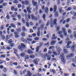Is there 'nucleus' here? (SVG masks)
Masks as SVG:
<instances>
[{
  "label": "nucleus",
  "mask_w": 76,
  "mask_h": 76,
  "mask_svg": "<svg viewBox=\"0 0 76 76\" xmlns=\"http://www.w3.org/2000/svg\"><path fill=\"white\" fill-rule=\"evenodd\" d=\"M63 33L64 34V36L65 37H66V36H67V32L66 31L63 32Z\"/></svg>",
  "instance_id": "36"
},
{
  "label": "nucleus",
  "mask_w": 76,
  "mask_h": 76,
  "mask_svg": "<svg viewBox=\"0 0 76 76\" xmlns=\"http://www.w3.org/2000/svg\"><path fill=\"white\" fill-rule=\"evenodd\" d=\"M74 56H75V54H74V53H70L66 55V58L67 59H69V58H72V57H74Z\"/></svg>",
  "instance_id": "3"
},
{
  "label": "nucleus",
  "mask_w": 76,
  "mask_h": 76,
  "mask_svg": "<svg viewBox=\"0 0 76 76\" xmlns=\"http://www.w3.org/2000/svg\"><path fill=\"white\" fill-rule=\"evenodd\" d=\"M25 56V54L24 53H23L20 55L21 57H24Z\"/></svg>",
  "instance_id": "43"
},
{
  "label": "nucleus",
  "mask_w": 76,
  "mask_h": 76,
  "mask_svg": "<svg viewBox=\"0 0 76 76\" xmlns=\"http://www.w3.org/2000/svg\"><path fill=\"white\" fill-rule=\"evenodd\" d=\"M75 48H76V45H73L71 47V49L73 51H75Z\"/></svg>",
  "instance_id": "9"
},
{
  "label": "nucleus",
  "mask_w": 76,
  "mask_h": 76,
  "mask_svg": "<svg viewBox=\"0 0 76 76\" xmlns=\"http://www.w3.org/2000/svg\"><path fill=\"white\" fill-rule=\"evenodd\" d=\"M44 10H45V12L46 13H47L48 12V11H49L48 8L47 7H45Z\"/></svg>",
  "instance_id": "13"
},
{
  "label": "nucleus",
  "mask_w": 76,
  "mask_h": 76,
  "mask_svg": "<svg viewBox=\"0 0 76 76\" xmlns=\"http://www.w3.org/2000/svg\"><path fill=\"white\" fill-rule=\"evenodd\" d=\"M39 61V59L36 58L34 59L33 61V63L35 65H38V62Z\"/></svg>",
  "instance_id": "2"
},
{
  "label": "nucleus",
  "mask_w": 76,
  "mask_h": 76,
  "mask_svg": "<svg viewBox=\"0 0 76 76\" xmlns=\"http://www.w3.org/2000/svg\"><path fill=\"white\" fill-rule=\"evenodd\" d=\"M70 2H71V0H67V5H68L69 3H70Z\"/></svg>",
  "instance_id": "50"
},
{
  "label": "nucleus",
  "mask_w": 76,
  "mask_h": 76,
  "mask_svg": "<svg viewBox=\"0 0 76 76\" xmlns=\"http://www.w3.org/2000/svg\"><path fill=\"white\" fill-rule=\"evenodd\" d=\"M34 40H36V41H37L38 40H39V37H37L34 38Z\"/></svg>",
  "instance_id": "57"
},
{
  "label": "nucleus",
  "mask_w": 76,
  "mask_h": 76,
  "mask_svg": "<svg viewBox=\"0 0 76 76\" xmlns=\"http://www.w3.org/2000/svg\"><path fill=\"white\" fill-rule=\"evenodd\" d=\"M45 18H46V15H45V14H43V18L44 20H45V21H46V20L45 19Z\"/></svg>",
  "instance_id": "24"
},
{
  "label": "nucleus",
  "mask_w": 76,
  "mask_h": 76,
  "mask_svg": "<svg viewBox=\"0 0 76 76\" xmlns=\"http://www.w3.org/2000/svg\"><path fill=\"white\" fill-rule=\"evenodd\" d=\"M63 51L65 54H68L69 53L66 50V49H64V48L63 49Z\"/></svg>",
  "instance_id": "27"
},
{
  "label": "nucleus",
  "mask_w": 76,
  "mask_h": 76,
  "mask_svg": "<svg viewBox=\"0 0 76 76\" xmlns=\"http://www.w3.org/2000/svg\"><path fill=\"white\" fill-rule=\"evenodd\" d=\"M67 45H70V44H72V42H71V41H68L67 42H66Z\"/></svg>",
  "instance_id": "22"
},
{
  "label": "nucleus",
  "mask_w": 76,
  "mask_h": 76,
  "mask_svg": "<svg viewBox=\"0 0 76 76\" xmlns=\"http://www.w3.org/2000/svg\"><path fill=\"white\" fill-rule=\"evenodd\" d=\"M57 20V19L55 18L53 20V23H52V22L50 23H51L50 27H51V28H53V26H54V25H56Z\"/></svg>",
  "instance_id": "4"
},
{
  "label": "nucleus",
  "mask_w": 76,
  "mask_h": 76,
  "mask_svg": "<svg viewBox=\"0 0 76 76\" xmlns=\"http://www.w3.org/2000/svg\"><path fill=\"white\" fill-rule=\"evenodd\" d=\"M45 25L44 24H42L40 26V28H44V26Z\"/></svg>",
  "instance_id": "52"
},
{
  "label": "nucleus",
  "mask_w": 76,
  "mask_h": 76,
  "mask_svg": "<svg viewBox=\"0 0 76 76\" xmlns=\"http://www.w3.org/2000/svg\"><path fill=\"white\" fill-rule=\"evenodd\" d=\"M10 45L11 47H13L15 45V44L14 43H11Z\"/></svg>",
  "instance_id": "53"
},
{
  "label": "nucleus",
  "mask_w": 76,
  "mask_h": 76,
  "mask_svg": "<svg viewBox=\"0 0 76 76\" xmlns=\"http://www.w3.org/2000/svg\"><path fill=\"white\" fill-rule=\"evenodd\" d=\"M66 48H70L71 47V46L70 45H67L66 46Z\"/></svg>",
  "instance_id": "47"
},
{
  "label": "nucleus",
  "mask_w": 76,
  "mask_h": 76,
  "mask_svg": "<svg viewBox=\"0 0 76 76\" xmlns=\"http://www.w3.org/2000/svg\"><path fill=\"white\" fill-rule=\"evenodd\" d=\"M55 48V46H50V47L49 48V50H51L52 49H53V48Z\"/></svg>",
  "instance_id": "25"
},
{
  "label": "nucleus",
  "mask_w": 76,
  "mask_h": 76,
  "mask_svg": "<svg viewBox=\"0 0 76 76\" xmlns=\"http://www.w3.org/2000/svg\"><path fill=\"white\" fill-rule=\"evenodd\" d=\"M22 29L23 31H26V28L25 26L23 27Z\"/></svg>",
  "instance_id": "33"
},
{
  "label": "nucleus",
  "mask_w": 76,
  "mask_h": 76,
  "mask_svg": "<svg viewBox=\"0 0 76 76\" xmlns=\"http://www.w3.org/2000/svg\"><path fill=\"white\" fill-rule=\"evenodd\" d=\"M27 52L28 54H33V51L31 50V49H29L27 50Z\"/></svg>",
  "instance_id": "15"
},
{
  "label": "nucleus",
  "mask_w": 76,
  "mask_h": 76,
  "mask_svg": "<svg viewBox=\"0 0 76 76\" xmlns=\"http://www.w3.org/2000/svg\"><path fill=\"white\" fill-rule=\"evenodd\" d=\"M6 57V55L4 54V55H1V57H2V58H4Z\"/></svg>",
  "instance_id": "45"
},
{
  "label": "nucleus",
  "mask_w": 76,
  "mask_h": 76,
  "mask_svg": "<svg viewBox=\"0 0 76 76\" xmlns=\"http://www.w3.org/2000/svg\"><path fill=\"white\" fill-rule=\"evenodd\" d=\"M42 57L43 59H44V60H46V57H45V55H43Z\"/></svg>",
  "instance_id": "51"
},
{
  "label": "nucleus",
  "mask_w": 76,
  "mask_h": 76,
  "mask_svg": "<svg viewBox=\"0 0 76 76\" xmlns=\"http://www.w3.org/2000/svg\"><path fill=\"white\" fill-rule=\"evenodd\" d=\"M31 16L32 20H35V21H37V18H36L35 16H34V15H31Z\"/></svg>",
  "instance_id": "8"
},
{
  "label": "nucleus",
  "mask_w": 76,
  "mask_h": 76,
  "mask_svg": "<svg viewBox=\"0 0 76 76\" xmlns=\"http://www.w3.org/2000/svg\"><path fill=\"white\" fill-rule=\"evenodd\" d=\"M62 30L63 32L66 31V28L64 27H63Z\"/></svg>",
  "instance_id": "39"
},
{
  "label": "nucleus",
  "mask_w": 76,
  "mask_h": 76,
  "mask_svg": "<svg viewBox=\"0 0 76 76\" xmlns=\"http://www.w3.org/2000/svg\"><path fill=\"white\" fill-rule=\"evenodd\" d=\"M60 46L58 45V44H57V45L56 46V50L57 51H62V50L59 47Z\"/></svg>",
  "instance_id": "7"
},
{
  "label": "nucleus",
  "mask_w": 76,
  "mask_h": 76,
  "mask_svg": "<svg viewBox=\"0 0 76 76\" xmlns=\"http://www.w3.org/2000/svg\"><path fill=\"white\" fill-rule=\"evenodd\" d=\"M32 3L34 6H37V2L36 1H35V0H32Z\"/></svg>",
  "instance_id": "11"
},
{
  "label": "nucleus",
  "mask_w": 76,
  "mask_h": 76,
  "mask_svg": "<svg viewBox=\"0 0 76 76\" xmlns=\"http://www.w3.org/2000/svg\"><path fill=\"white\" fill-rule=\"evenodd\" d=\"M29 22H27L26 23V25L27 27H29Z\"/></svg>",
  "instance_id": "44"
},
{
  "label": "nucleus",
  "mask_w": 76,
  "mask_h": 76,
  "mask_svg": "<svg viewBox=\"0 0 76 76\" xmlns=\"http://www.w3.org/2000/svg\"><path fill=\"white\" fill-rule=\"evenodd\" d=\"M18 18L19 19H21V16L20 15H18Z\"/></svg>",
  "instance_id": "55"
},
{
  "label": "nucleus",
  "mask_w": 76,
  "mask_h": 76,
  "mask_svg": "<svg viewBox=\"0 0 76 76\" xmlns=\"http://www.w3.org/2000/svg\"><path fill=\"white\" fill-rule=\"evenodd\" d=\"M57 41L56 40H53L50 42V44L51 45H54L56 44Z\"/></svg>",
  "instance_id": "12"
},
{
  "label": "nucleus",
  "mask_w": 76,
  "mask_h": 76,
  "mask_svg": "<svg viewBox=\"0 0 76 76\" xmlns=\"http://www.w3.org/2000/svg\"><path fill=\"white\" fill-rule=\"evenodd\" d=\"M61 60H62L63 63H64L66 62V59H65V58H64V57H61Z\"/></svg>",
  "instance_id": "16"
},
{
  "label": "nucleus",
  "mask_w": 76,
  "mask_h": 76,
  "mask_svg": "<svg viewBox=\"0 0 76 76\" xmlns=\"http://www.w3.org/2000/svg\"><path fill=\"white\" fill-rule=\"evenodd\" d=\"M39 46H37L36 49V52H38V51H39Z\"/></svg>",
  "instance_id": "35"
},
{
  "label": "nucleus",
  "mask_w": 76,
  "mask_h": 76,
  "mask_svg": "<svg viewBox=\"0 0 76 76\" xmlns=\"http://www.w3.org/2000/svg\"><path fill=\"white\" fill-rule=\"evenodd\" d=\"M10 25L11 26H12V27H13V28H16V26H15V24L13 23H11L10 24Z\"/></svg>",
  "instance_id": "23"
},
{
  "label": "nucleus",
  "mask_w": 76,
  "mask_h": 76,
  "mask_svg": "<svg viewBox=\"0 0 76 76\" xmlns=\"http://www.w3.org/2000/svg\"><path fill=\"white\" fill-rule=\"evenodd\" d=\"M59 37L61 38H62V39L64 38V37L63 36V34H61V35H59Z\"/></svg>",
  "instance_id": "61"
},
{
  "label": "nucleus",
  "mask_w": 76,
  "mask_h": 76,
  "mask_svg": "<svg viewBox=\"0 0 76 76\" xmlns=\"http://www.w3.org/2000/svg\"><path fill=\"white\" fill-rule=\"evenodd\" d=\"M57 11V5H55L53 7V12L55 13Z\"/></svg>",
  "instance_id": "14"
},
{
  "label": "nucleus",
  "mask_w": 76,
  "mask_h": 76,
  "mask_svg": "<svg viewBox=\"0 0 76 76\" xmlns=\"http://www.w3.org/2000/svg\"><path fill=\"white\" fill-rule=\"evenodd\" d=\"M51 60L52 61H56V58H51Z\"/></svg>",
  "instance_id": "42"
},
{
  "label": "nucleus",
  "mask_w": 76,
  "mask_h": 76,
  "mask_svg": "<svg viewBox=\"0 0 76 76\" xmlns=\"http://www.w3.org/2000/svg\"><path fill=\"white\" fill-rule=\"evenodd\" d=\"M63 33V31H59L58 33V34H61Z\"/></svg>",
  "instance_id": "62"
},
{
  "label": "nucleus",
  "mask_w": 76,
  "mask_h": 76,
  "mask_svg": "<svg viewBox=\"0 0 76 76\" xmlns=\"http://www.w3.org/2000/svg\"><path fill=\"white\" fill-rule=\"evenodd\" d=\"M2 5H3V6H7V3H4Z\"/></svg>",
  "instance_id": "63"
},
{
  "label": "nucleus",
  "mask_w": 76,
  "mask_h": 76,
  "mask_svg": "<svg viewBox=\"0 0 76 76\" xmlns=\"http://www.w3.org/2000/svg\"><path fill=\"white\" fill-rule=\"evenodd\" d=\"M50 34H48L46 35V37L47 38H50Z\"/></svg>",
  "instance_id": "64"
},
{
  "label": "nucleus",
  "mask_w": 76,
  "mask_h": 76,
  "mask_svg": "<svg viewBox=\"0 0 76 76\" xmlns=\"http://www.w3.org/2000/svg\"><path fill=\"white\" fill-rule=\"evenodd\" d=\"M13 64V65H14L15 66H18V62H14L12 63Z\"/></svg>",
  "instance_id": "37"
},
{
  "label": "nucleus",
  "mask_w": 76,
  "mask_h": 76,
  "mask_svg": "<svg viewBox=\"0 0 76 76\" xmlns=\"http://www.w3.org/2000/svg\"><path fill=\"white\" fill-rule=\"evenodd\" d=\"M15 37L16 38H18L19 37V32H14Z\"/></svg>",
  "instance_id": "10"
},
{
  "label": "nucleus",
  "mask_w": 76,
  "mask_h": 76,
  "mask_svg": "<svg viewBox=\"0 0 76 76\" xmlns=\"http://www.w3.org/2000/svg\"><path fill=\"white\" fill-rule=\"evenodd\" d=\"M26 72H27V70H26V69H25L23 70V74H24V75H25V73H26Z\"/></svg>",
  "instance_id": "29"
},
{
  "label": "nucleus",
  "mask_w": 76,
  "mask_h": 76,
  "mask_svg": "<svg viewBox=\"0 0 76 76\" xmlns=\"http://www.w3.org/2000/svg\"><path fill=\"white\" fill-rule=\"evenodd\" d=\"M3 71L4 73H6V72H7V69L6 68H4Z\"/></svg>",
  "instance_id": "21"
},
{
  "label": "nucleus",
  "mask_w": 76,
  "mask_h": 76,
  "mask_svg": "<svg viewBox=\"0 0 76 76\" xmlns=\"http://www.w3.org/2000/svg\"><path fill=\"white\" fill-rule=\"evenodd\" d=\"M26 45H25L23 43H22L21 44V45H19L18 46V48L20 50L22 51L24 49V48H26Z\"/></svg>",
  "instance_id": "1"
},
{
  "label": "nucleus",
  "mask_w": 76,
  "mask_h": 76,
  "mask_svg": "<svg viewBox=\"0 0 76 76\" xmlns=\"http://www.w3.org/2000/svg\"><path fill=\"white\" fill-rule=\"evenodd\" d=\"M14 72L15 75H18V72H17L16 70H14Z\"/></svg>",
  "instance_id": "49"
},
{
  "label": "nucleus",
  "mask_w": 76,
  "mask_h": 76,
  "mask_svg": "<svg viewBox=\"0 0 76 76\" xmlns=\"http://www.w3.org/2000/svg\"><path fill=\"white\" fill-rule=\"evenodd\" d=\"M28 76H32V74L29 71H27Z\"/></svg>",
  "instance_id": "20"
},
{
  "label": "nucleus",
  "mask_w": 76,
  "mask_h": 76,
  "mask_svg": "<svg viewBox=\"0 0 76 76\" xmlns=\"http://www.w3.org/2000/svg\"><path fill=\"white\" fill-rule=\"evenodd\" d=\"M68 32L69 34H71L72 33V30H71V29H69L68 30Z\"/></svg>",
  "instance_id": "54"
},
{
  "label": "nucleus",
  "mask_w": 76,
  "mask_h": 76,
  "mask_svg": "<svg viewBox=\"0 0 76 76\" xmlns=\"http://www.w3.org/2000/svg\"><path fill=\"white\" fill-rule=\"evenodd\" d=\"M7 49L8 50H12V48L10 47L9 46H7Z\"/></svg>",
  "instance_id": "30"
},
{
  "label": "nucleus",
  "mask_w": 76,
  "mask_h": 76,
  "mask_svg": "<svg viewBox=\"0 0 76 76\" xmlns=\"http://www.w3.org/2000/svg\"><path fill=\"white\" fill-rule=\"evenodd\" d=\"M1 38L2 39H3V40H4V39H5V36L4 35H1Z\"/></svg>",
  "instance_id": "40"
},
{
  "label": "nucleus",
  "mask_w": 76,
  "mask_h": 76,
  "mask_svg": "<svg viewBox=\"0 0 76 76\" xmlns=\"http://www.w3.org/2000/svg\"><path fill=\"white\" fill-rule=\"evenodd\" d=\"M49 23H50V21H48L47 22V23L46 24V26H48V25H49Z\"/></svg>",
  "instance_id": "59"
},
{
  "label": "nucleus",
  "mask_w": 76,
  "mask_h": 76,
  "mask_svg": "<svg viewBox=\"0 0 76 76\" xmlns=\"http://www.w3.org/2000/svg\"><path fill=\"white\" fill-rule=\"evenodd\" d=\"M37 35L38 37L40 36V31H38L37 33Z\"/></svg>",
  "instance_id": "41"
},
{
  "label": "nucleus",
  "mask_w": 76,
  "mask_h": 76,
  "mask_svg": "<svg viewBox=\"0 0 76 76\" xmlns=\"http://www.w3.org/2000/svg\"><path fill=\"white\" fill-rule=\"evenodd\" d=\"M25 16L26 17V21H27V22H28L29 19H31V16L30 15V14H28V15H25Z\"/></svg>",
  "instance_id": "6"
},
{
  "label": "nucleus",
  "mask_w": 76,
  "mask_h": 76,
  "mask_svg": "<svg viewBox=\"0 0 76 76\" xmlns=\"http://www.w3.org/2000/svg\"><path fill=\"white\" fill-rule=\"evenodd\" d=\"M21 35L22 37H25V33L24 32H23L21 33Z\"/></svg>",
  "instance_id": "28"
},
{
  "label": "nucleus",
  "mask_w": 76,
  "mask_h": 76,
  "mask_svg": "<svg viewBox=\"0 0 76 76\" xmlns=\"http://www.w3.org/2000/svg\"><path fill=\"white\" fill-rule=\"evenodd\" d=\"M11 9L13 11L15 10V7L14 6H12L11 7Z\"/></svg>",
  "instance_id": "56"
},
{
  "label": "nucleus",
  "mask_w": 76,
  "mask_h": 76,
  "mask_svg": "<svg viewBox=\"0 0 76 76\" xmlns=\"http://www.w3.org/2000/svg\"><path fill=\"white\" fill-rule=\"evenodd\" d=\"M4 26H3V25H2L1 26L0 29L1 30H3V29H4Z\"/></svg>",
  "instance_id": "48"
},
{
  "label": "nucleus",
  "mask_w": 76,
  "mask_h": 76,
  "mask_svg": "<svg viewBox=\"0 0 76 76\" xmlns=\"http://www.w3.org/2000/svg\"><path fill=\"white\" fill-rule=\"evenodd\" d=\"M55 16L56 18H57L58 17V12H56L55 14Z\"/></svg>",
  "instance_id": "19"
},
{
  "label": "nucleus",
  "mask_w": 76,
  "mask_h": 76,
  "mask_svg": "<svg viewBox=\"0 0 76 76\" xmlns=\"http://www.w3.org/2000/svg\"><path fill=\"white\" fill-rule=\"evenodd\" d=\"M22 21L23 23H25V19L23 18L22 19Z\"/></svg>",
  "instance_id": "58"
},
{
  "label": "nucleus",
  "mask_w": 76,
  "mask_h": 76,
  "mask_svg": "<svg viewBox=\"0 0 76 76\" xmlns=\"http://www.w3.org/2000/svg\"><path fill=\"white\" fill-rule=\"evenodd\" d=\"M13 42L12 39H10L8 41V43L9 44H12Z\"/></svg>",
  "instance_id": "38"
},
{
  "label": "nucleus",
  "mask_w": 76,
  "mask_h": 76,
  "mask_svg": "<svg viewBox=\"0 0 76 76\" xmlns=\"http://www.w3.org/2000/svg\"><path fill=\"white\" fill-rule=\"evenodd\" d=\"M72 10V8L71 7H69L66 10V11H70Z\"/></svg>",
  "instance_id": "32"
},
{
  "label": "nucleus",
  "mask_w": 76,
  "mask_h": 76,
  "mask_svg": "<svg viewBox=\"0 0 76 76\" xmlns=\"http://www.w3.org/2000/svg\"><path fill=\"white\" fill-rule=\"evenodd\" d=\"M63 9V8L62 7H61L59 8V13H62V12H64V10H62Z\"/></svg>",
  "instance_id": "17"
},
{
  "label": "nucleus",
  "mask_w": 76,
  "mask_h": 76,
  "mask_svg": "<svg viewBox=\"0 0 76 76\" xmlns=\"http://www.w3.org/2000/svg\"><path fill=\"white\" fill-rule=\"evenodd\" d=\"M10 16L9 15V14H8V15L6 16V18L7 19H10Z\"/></svg>",
  "instance_id": "46"
},
{
  "label": "nucleus",
  "mask_w": 76,
  "mask_h": 76,
  "mask_svg": "<svg viewBox=\"0 0 76 76\" xmlns=\"http://www.w3.org/2000/svg\"><path fill=\"white\" fill-rule=\"evenodd\" d=\"M16 31H18V32H21V28H17Z\"/></svg>",
  "instance_id": "34"
},
{
  "label": "nucleus",
  "mask_w": 76,
  "mask_h": 76,
  "mask_svg": "<svg viewBox=\"0 0 76 76\" xmlns=\"http://www.w3.org/2000/svg\"><path fill=\"white\" fill-rule=\"evenodd\" d=\"M22 4L24 5H29V1L27 0H26L25 1H22Z\"/></svg>",
  "instance_id": "5"
},
{
  "label": "nucleus",
  "mask_w": 76,
  "mask_h": 76,
  "mask_svg": "<svg viewBox=\"0 0 76 76\" xmlns=\"http://www.w3.org/2000/svg\"><path fill=\"white\" fill-rule=\"evenodd\" d=\"M29 55H26L25 56V60H26V59L28 60V59H29Z\"/></svg>",
  "instance_id": "26"
},
{
  "label": "nucleus",
  "mask_w": 76,
  "mask_h": 76,
  "mask_svg": "<svg viewBox=\"0 0 76 76\" xmlns=\"http://www.w3.org/2000/svg\"><path fill=\"white\" fill-rule=\"evenodd\" d=\"M30 56L31 58H35V56L34 55H31Z\"/></svg>",
  "instance_id": "31"
},
{
  "label": "nucleus",
  "mask_w": 76,
  "mask_h": 76,
  "mask_svg": "<svg viewBox=\"0 0 76 76\" xmlns=\"http://www.w3.org/2000/svg\"><path fill=\"white\" fill-rule=\"evenodd\" d=\"M37 28V27L36 26H34L33 27V30H36Z\"/></svg>",
  "instance_id": "60"
},
{
  "label": "nucleus",
  "mask_w": 76,
  "mask_h": 76,
  "mask_svg": "<svg viewBox=\"0 0 76 76\" xmlns=\"http://www.w3.org/2000/svg\"><path fill=\"white\" fill-rule=\"evenodd\" d=\"M13 50L14 51V53H15V54H17L18 53V50L16 49H15V48H13Z\"/></svg>",
  "instance_id": "18"
}]
</instances>
